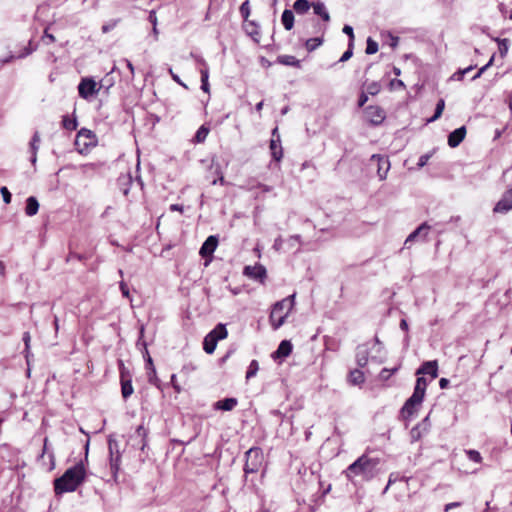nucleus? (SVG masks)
<instances>
[{
  "label": "nucleus",
  "instance_id": "obj_27",
  "mask_svg": "<svg viewBox=\"0 0 512 512\" xmlns=\"http://www.w3.org/2000/svg\"><path fill=\"white\" fill-rule=\"evenodd\" d=\"M365 376L364 373L359 369H354L350 371L348 376V382L352 385H360L364 383Z\"/></svg>",
  "mask_w": 512,
  "mask_h": 512
},
{
  "label": "nucleus",
  "instance_id": "obj_34",
  "mask_svg": "<svg viewBox=\"0 0 512 512\" xmlns=\"http://www.w3.org/2000/svg\"><path fill=\"white\" fill-rule=\"evenodd\" d=\"M82 137L90 140L89 143L84 144L86 147L94 144V142L96 141V135L91 130L86 129V128L80 129L77 133V139L82 138Z\"/></svg>",
  "mask_w": 512,
  "mask_h": 512
},
{
  "label": "nucleus",
  "instance_id": "obj_8",
  "mask_svg": "<svg viewBox=\"0 0 512 512\" xmlns=\"http://www.w3.org/2000/svg\"><path fill=\"white\" fill-rule=\"evenodd\" d=\"M120 384H121V395L124 400H127L134 392L132 385V378L128 371L125 368L122 361H120Z\"/></svg>",
  "mask_w": 512,
  "mask_h": 512
},
{
  "label": "nucleus",
  "instance_id": "obj_11",
  "mask_svg": "<svg viewBox=\"0 0 512 512\" xmlns=\"http://www.w3.org/2000/svg\"><path fill=\"white\" fill-rule=\"evenodd\" d=\"M512 210V187L507 188L501 199L495 204L493 213L505 214Z\"/></svg>",
  "mask_w": 512,
  "mask_h": 512
},
{
  "label": "nucleus",
  "instance_id": "obj_61",
  "mask_svg": "<svg viewBox=\"0 0 512 512\" xmlns=\"http://www.w3.org/2000/svg\"><path fill=\"white\" fill-rule=\"evenodd\" d=\"M472 69H474V66L471 65V66H469V67H467L465 69H459L457 71V74H466L468 72H471Z\"/></svg>",
  "mask_w": 512,
  "mask_h": 512
},
{
  "label": "nucleus",
  "instance_id": "obj_62",
  "mask_svg": "<svg viewBox=\"0 0 512 512\" xmlns=\"http://www.w3.org/2000/svg\"><path fill=\"white\" fill-rule=\"evenodd\" d=\"M449 384V380L446 378H441L439 381V385L441 388H446Z\"/></svg>",
  "mask_w": 512,
  "mask_h": 512
},
{
  "label": "nucleus",
  "instance_id": "obj_40",
  "mask_svg": "<svg viewBox=\"0 0 512 512\" xmlns=\"http://www.w3.org/2000/svg\"><path fill=\"white\" fill-rule=\"evenodd\" d=\"M259 370V364L257 360H252L248 366V370L246 372V379H250L254 377Z\"/></svg>",
  "mask_w": 512,
  "mask_h": 512
},
{
  "label": "nucleus",
  "instance_id": "obj_5",
  "mask_svg": "<svg viewBox=\"0 0 512 512\" xmlns=\"http://www.w3.org/2000/svg\"><path fill=\"white\" fill-rule=\"evenodd\" d=\"M246 461L244 464L245 475L257 473L264 461V454L260 447H252L245 453Z\"/></svg>",
  "mask_w": 512,
  "mask_h": 512
},
{
  "label": "nucleus",
  "instance_id": "obj_9",
  "mask_svg": "<svg viewBox=\"0 0 512 512\" xmlns=\"http://www.w3.org/2000/svg\"><path fill=\"white\" fill-rule=\"evenodd\" d=\"M143 358L145 361V371L148 382L160 389V381L157 377L156 368L146 346L144 347Z\"/></svg>",
  "mask_w": 512,
  "mask_h": 512
},
{
  "label": "nucleus",
  "instance_id": "obj_57",
  "mask_svg": "<svg viewBox=\"0 0 512 512\" xmlns=\"http://www.w3.org/2000/svg\"><path fill=\"white\" fill-rule=\"evenodd\" d=\"M120 290L124 297L129 298V294H130L129 288H128L127 284L123 281L120 282Z\"/></svg>",
  "mask_w": 512,
  "mask_h": 512
},
{
  "label": "nucleus",
  "instance_id": "obj_18",
  "mask_svg": "<svg viewBox=\"0 0 512 512\" xmlns=\"http://www.w3.org/2000/svg\"><path fill=\"white\" fill-rule=\"evenodd\" d=\"M371 160H377V173L380 178V180H384L387 176V173L390 169V162L388 158L380 156V155H373Z\"/></svg>",
  "mask_w": 512,
  "mask_h": 512
},
{
  "label": "nucleus",
  "instance_id": "obj_25",
  "mask_svg": "<svg viewBox=\"0 0 512 512\" xmlns=\"http://www.w3.org/2000/svg\"><path fill=\"white\" fill-rule=\"evenodd\" d=\"M312 8L314 13L322 18L324 22L330 21V15L322 2H314L312 3Z\"/></svg>",
  "mask_w": 512,
  "mask_h": 512
},
{
  "label": "nucleus",
  "instance_id": "obj_32",
  "mask_svg": "<svg viewBox=\"0 0 512 512\" xmlns=\"http://www.w3.org/2000/svg\"><path fill=\"white\" fill-rule=\"evenodd\" d=\"M312 4L308 0H296L293 4V9L297 14H305L309 11Z\"/></svg>",
  "mask_w": 512,
  "mask_h": 512
},
{
  "label": "nucleus",
  "instance_id": "obj_55",
  "mask_svg": "<svg viewBox=\"0 0 512 512\" xmlns=\"http://www.w3.org/2000/svg\"><path fill=\"white\" fill-rule=\"evenodd\" d=\"M356 360H357V364L360 367L366 366V364L368 362V355H367V353H364L363 355L357 354V359Z\"/></svg>",
  "mask_w": 512,
  "mask_h": 512
},
{
  "label": "nucleus",
  "instance_id": "obj_28",
  "mask_svg": "<svg viewBox=\"0 0 512 512\" xmlns=\"http://www.w3.org/2000/svg\"><path fill=\"white\" fill-rule=\"evenodd\" d=\"M324 31H325V27L323 28V31H322V36L320 37H314V38H309L306 40L305 42V48L308 52H312L314 51L315 49H317L319 46H321L323 44V34H324Z\"/></svg>",
  "mask_w": 512,
  "mask_h": 512
},
{
  "label": "nucleus",
  "instance_id": "obj_16",
  "mask_svg": "<svg viewBox=\"0 0 512 512\" xmlns=\"http://www.w3.org/2000/svg\"><path fill=\"white\" fill-rule=\"evenodd\" d=\"M428 374L432 379L438 377V362L436 360L424 362L416 371V375Z\"/></svg>",
  "mask_w": 512,
  "mask_h": 512
},
{
  "label": "nucleus",
  "instance_id": "obj_47",
  "mask_svg": "<svg viewBox=\"0 0 512 512\" xmlns=\"http://www.w3.org/2000/svg\"><path fill=\"white\" fill-rule=\"evenodd\" d=\"M397 370H398V368H394V369L384 368L381 370L379 377L381 380L387 381Z\"/></svg>",
  "mask_w": 512,
  "mask_h": 512
},
{
  "label": "nucleus",
  "instance_id": "obj_22",
  "mask_svg": "<svg viewBox=\"0 0 512 512\" xmlns=\"http://www.w3.org/2000/svg\"><path fill=\"white\" fill-rule=\"evenodd\" d=\"M430 230V226L427 223H422L415 231H413L406 239L405 245L414 241L416 238H421L422 240L426 239L428 232Z\"/></svg>",
  "mask_w": 512,
  "mask_h": 512
},
{
  "label": "nucleus",
  "instance_id": "obj_21",
  "mask_svg": "<svg viewBox=\"0 0 512 512\" xmlns=\"http://www.w3.org/2000/svg\"><path fill=\"white\" fill-rule=\"evenodd\" d=\"M293 346L289 340H283L279 344L277 350L272 354L274 359L286 358L292 353Z\"/></svg>",
  "mask_w": 512,
  "mask_h": 512
},
{
  "label": "nucleus",
  "instance_id": "obj_52",
  "mask_svg": "<svg viewBox=\"0 0 512 512\" xmlns=\"http://www.w3.org/2000/svg\"><path fill=\"white\" fill-rule=\"evenodd\" d=\"M85 259V256L82 255V254H78L76 252H72L70 251L67 258H66V261L69 262V261H72V260H78V261H82Z\"/></svg>",
  "mask_w": 512,
  "mask_h": 512
},
{
  "label": "nucleus",
  "instance_id": "obj_2",
  "mask_svg": "<svg viewBox=\"0 0 512 512\" xmlns=\"http://www.w3.org/2000/svg\"><path fill=\"white\" fill-rule=\"evenodd\" d=\"M380 463L378 458H372L367 454L361 455L350 464L343 474L348 481L353 482L354 478L360 476L363 480L369 481L377 475V467Z\"/></svg>",
  "mask_w": 512,
  "mask_h": 512
},
{
  "label": "nucleus",
  "instance_id": "obj_35",
  "mask_svg": "<svg viewBox=\"0 0 512 512\" xmlns=\"http://www.w3.org/2000/svg\"><path fill=\"white\" fill-rule=\"evenodd\" d=\"M444 108H445V101H444V99H440L436 104L434 115L430 119H428V122H434L437 119H439L444 111Z\"/></svg>",
  "mask_w": 512,
  "mask_h": 512
},
{
  "label": "nucleus",
  "instance_id": "obj_50",
  "mask_svg": "<svg viewBox=\"0 0 512 512\" xmlns=\"http://www.w3.org/2000/svg\"><path fill=\"white\" fill-rule=\"evenodd\" d=\"M493 61H494V56H492V57L490 58V60L488 61V63H487L486 65H484L483 67H481V68L478 70V72L474 75L473 80H475V79H477V78L481 77V75H482V74H483V73H484V72H485V71H486L490 66H492Z\"/></svg>",
  "mask_w": 512,
  "mask_h": 512
},
{
  "label": "nucleus",
  "instance_id": "obj_14",
  "mask_svg": "<svg viewBox=\"0 0 512 512\" xmlns=\"http://www.w3.org/2000/svg\"><path fill=\"white\" fill-rule=\"evenodd\" d=\"M243 273L247 277L258 280L261 283H263L266 278V269L262 265L246 266Z\"/></svg>",
  "mask_w": 512,
  "mask_h": 512
},
{
  "label": "nucleus",
  "instance_id": "obj_12",
  "mask_svg": "<svg viewBox=\"0 0 512 512\" xmlns=\"http://www.w3.org/2000/svg\"><path fill=\"white\" fill-rule=\"evenodd\" d=\"M97 83L91 78H83L78 85L79 96L88 99L98 92Z\"/></svg>",
  "mask_w": 512,
  "mask_h": 512
},
{
  "label": "nucleus",
  "instance_id": "obj_45",
  "mask_svg": "<svg viewBox=\"0 0 512 512\" xmlns=\"http://www.w3.org/2000/svg\"><path fill=\"white\" fill-rule=\"evenodd\" d=\"M466 454L471 461H473L475 463L482 462V456L478 451L471 449V450H467Z\"/></svg>",
  "mask_w": 512,
  "mask_h": 512
},
{
  "label": "nucleus",
  "instance_id": "obj_41",
  "mask_svg": "<svg viewBox=\"0 0 512 512\" xmlns=\"http://www.w3.org/2000/svg\"><path fill=\"white\" fill-rule=\"evenodd\" d=\"M381 91V85L378 82H371L366 86V93L371 96L377 95Z\"/></svg>",
  "mask_w": 512,
  "mask_h": 512
},
{
  "label": "nucleus",
  "instance_id": "obj_39",
  "mask_svg": "<svg viewBox=\"0 0 512 512\" xmlns=\"http://www.w3.org/2000/svg\"><path fill=\"white\" fill-rule=\"evenodd\" d=\"M102 165L101 164H98V163H88V164H84L82 166V171L84 174L86 175H91L95 172L98 171V169L101 167Z\"/></svg>",
  "mask_w": 512,
  "mask_h": 512
},
{
  "label": "nucleus",
  "instance_id": "obj_20",
  "mask_svg": "<svg viewBox=\"0 0 512 512\" xmlns=\"http://www.w3.org/2000/svg\"><path fill=\"white\" fill-rule=\"evenodd\" d=\"M131 184H132V176L129 172L125 173V174H120L116 181V185H117L118 189L125 196L128 195V193L130 191Z\"/></svg>",
  "mask_w": 512,
  "mask_h": 512
},
{
  "label": "nucleus",
  "instance_id": "obj_56",
  "mask_svg": "<svg viewBox=\"0 0 512 512\" xmlns=\"http://www.w3.org/2000/svg\"><path fill=\"white\" fill-rule=\"evenodd\" d=\"M42 40H43L46 44H48V43H50V42H54V41H55V37H54V35H53V34H50V33L48 32V30L46 29V30L44 31V35H43V37H42Z\"/></svg>",
  "mask_w": 512,
  "mask_h": 512
},
{
  "label": "nucleus",
  "instance_id": "obj_38",
  "mask_svg": "<svg viewBox=\"0 0 512 512\" xmlns=\"http://www.w3.org/2000/svg\"><path fill=\"white\" fill-rule=\"evenodd\" d=\"M148 20L149 22L152 24L153 28H152V31H153V34H154V37L155 39H157V35H158V28H157V14H156V10L152 9L150 12H149V16H148Z\"/></svg>",
  "mask_w": 512,
  "mask_h": 512
},
{
  "label": "nucleus",
  "instance_id": "obj_13",
  "mask_svg": "<svg viewBox=\"0 0 512 512\" xmlns=\"http://www.w3.org/2000/svg\"><path fill=\"white\" fill-rule=\"evenodd\" d=\"M431 424L429 421V415H427L420 423L413 427L410 431V437L413 442L420 441L423 434H426L430 430Z\"/></svg>",
  "mask_w": 512,
  "mask_h": 512
},
{
  "label": "nucleus",
  "instance_id": "obj_63",
  "mask_svg": "<svg viewBox=\"0 0 512 512\" xmlns=\"http://www.w3.org/2000/svg\"><path fill=\"white\" fill-rule=\"evenodd\" d=\"M400 328L404 331H408V323L406 320L402 319L400 322Z\"/></svg>",
  "mask_w": 512,
  "mask_h": 512
},
{
  "label": "nucleus",
  "instance_id": "obj_24",
  "mask_svg": "<svg viewBox=\"0 0 512 512\" xmlns=\"http://www.w3.org/2000/svg\"><path fill=\"white\" fill-rule=\"evenodd\" d=\"M237 404L238 401L236 398H225L216 402L215 408L223 411H231L237 406Z\"/></svg>",
  "mask_w": 512,
  "mask_h": 512
},
{
  "label": "nucleus",
  "instance_id": "obj_46",
  "mask_svg": "<svg viewBox=\"0 0 512 512\" xmlns=\"http://www.w3.org/2000/svg\"><path fill=\"white\" fill-rule=\"evenodd\" d=\"M240 14L241 16L243 17V19L245 21L248 20V17L250 15V6H249V1L246 0L245 2H243L240 6Z\"/></svg>",
  "mask_w": 512,
  "mask_h": 512
},
{
  "label": "nucleus",
  "instance_id": "obj_15",
  "mask_svg": "<svg viewBox=\"0 0 512 512\" xmlns=\"http://www.w3.org/2000/svg\"><path fill=\"white\" fill-rule=\"evenodd\" d=\"M218 246V238L217 236L211 235L209 236L205 242L202 244L199 254L203 258L211 257L214 251Z\"/></svg>",
  "mask_w": 512,
  "mask_h": 512
},
{
  "label": "nucleus",
  "instance_id": "obj_10",
  "mask_svg": "<svg viewBox=\"0 0 512 512\" xmlns=\"http://www.w3.org/2000/svg\"><path fill=\"white\" fill-rule=\"evenodd\" d=\"M269 148H270V152H271V156H272L273 160H275L276 162H280L281 159L283 158V148L281 145V139H280L278 127H275L272 130V138L270 140Z\"/></svg>",
  "mask_w": 512,
  "mask_h": 512
},
{
  "label": "nucleus",
  "instance_id": "obj_30",
  "mask_svg": "<svg viewBox=\"0 0 512 512\" xmlns=\"http://www.w3.org/2000/svg\"><path fill=\"white\" fill-rule=\"evenodd\" d=\"M217 342L218 341H216V339L210 333H208L205 336L204 341H203V349H204V351L207 354H212L215 351V349H216Z\"/></svg>",
  "mask_w": 512,
  "mask_h": 512
},
{
  "label": "nucleus",
  "instance_id": "obj_23",
  "mask_svg": "<svg viewBox=\"0 0 512 512\" xmlns=\"http://www.w3.org/2000/svg\"><path fill=\"white\" fill-rule=\"evenodd\" d=\"M39 202L36 197L30 196L26 200L25 213L27 216H34L38 213Z\"/></svg>",
  "mask_w": 512,
  "mask_h": 512
},
{
  "label": "nucleus",
  "instance_id": "obj_58",
  "mask_svg": "<svg viewBox=\"0 0 512 512\" xmlns=\"http://www.w3.org/2000/svg\"><path fill=\"white\" fill-rule=\"evenodd\" d=\"M461 506V502H451L444 506V511L449 512L453 508H457Z\"/></svg>",
  "mask_w": 512,
  "mask_h": 512
},
{
  "label": "nucleus",
  "instance_id": "obj_49",
  "mask_svg": "<svg viewBox=\"0 0 512 512\" xmlns=\"http://www.w3.org/2000/svg\"><path fill=\"white\" fill-rule=\"evenodd\" d=\"M0 193L2 195V198H3V201L6 203V204H9L11 202V199H12V194L10 193V191L8 190L7 187L5 186H2L0 188Z\"/></svg>",
  "mask_w": 512,
  "mask_h": 512
},
{
  "label": "nucleus",
  "instance_id": "obj_59",
  "mask_svg": "<svg viewBox=\"0 0 512 512\" xmlns=\"http://www.w3.org/2000/svg\"><path fill=\"white\" fill-rule=\"evenodd\" d=\"M430 158V155L429 154H424L422 155L420 158H419V161H418V166L419 167H423L427 164L428 160Z\"/></svg>",
  "mask_w": 512,
  "mask_h": 512
},
{
  "label": "nucleus",
  "instance_id": "obj_54",
  "mask_svg": "<svg viewBox=\"0 0 512 512\" xmlns=\"http://www.w3.org/2000/svg\"><path fill=\"white\" fill-rule=\"evenodd\" d=\"M368 101V94L365 91H362L358 98V107L362 108Z\"/></svg>",
  "mask_w": 512,
  "mask_h": 512
},
{
  "label": "nucleus",
  "instance_id": "obj_17",
  "mask_svg": "<svg viewBox=\"0 0 512 512\" xmlns=\"http://www.w3.org/2000/svg\"><path fill=\"white\" fill-rule=\"evenodd\" d=\"M467 130L465 126L455 129L448 136V145L455 148L465 139Z\"/></svg>",
  "mask_w": 512,
  "mask_h": 512
},
{
  "label": "nucleus",
  "instance_id": "obj_36",
  "mask_svg": "<svg viewBox=\"0 0 512 512\" xmlns=\"http://www.w3.org/2000/svg\"><path fill=\"white\" fill-rule=\"evenodd\" d=\"M62 125L65 129L73 131L77 128V120L76 118H70L68 115H65L62 118Z\"/></svg>",
  "mask_w": 512,
  "mask_h": 512
},
{
  "label": "nucleus",
  "instance_id": "obj_42",
  "mask_svg": "<svg viewBox=\"0 0 512 512\" xmlns=\"http://www.w3.org/2000/svg\"><path fill=\"white\" fill-rule=\"evenodd\" d=\"M48 437H45L44 440H43V450H42V453L40 455V457L42 458L46 453L48 454L49 458H50V461H51V464H52V468L54 467V459H55V456H54V453L53 451L49 452L48 450Z\"/></svg>",
  "mask_w": 512,
  "mask_h": 512
},
{
  "label": "nucleus",
  "instance_id": "obj_44",
  "mask_svg": "<svg viewBox=\"0 0 512 512\" xmlns=\"http://www.w3.org/2000/svg\"><path fill=\"white\" fill-rule=\"evenodd\" d=\"M377 51H378V43L369 37L367 40L366 53L368 55H371V54H375Z\"/></svg>",
  "mask_w": 512,
  "mask_h": 512
},
{
  "label": "nucleus",
  "instance_id": "obj_31",
  "mask_svg": "<svg viewBox=\"0 0 512 512\" xmlns=\"http://www.w3.org/2000/svg\"><path fill=\"white\" fill-rule=\"evenodd\" d=\"M209 333L216 339V341L225 339L228 336V331L226 329V326L221 323L216 325V327Z\"/></svg>",
  "mask_w": 512,
  "mask_h": 512
},
{
  "label": "nucleus",
  "instance_id": "obj_1",
  "mask_svg": "<svg viewBox=\"0 0 512 512\" xmlns=\"http://www.w3.org/2000/svg\"><path fill=\"white\" fill-rule=\"evenodd\" d=\"M86 470L83 461H79L68 468L62 476L54 480V492L56 495L74 492L85 480Z\"/></svg>",
  "mask_w": 512,
  "mask_h": 512
},
{
  "label": "nucleus",
  "instance_id": "obj_19",
  "mask_svg": "<svg viewBox=\"0 0 512 512\" xmlns=\"http://www.w3.org/2000/svg\"><path fill=\"white\" fill-rule=\"evenodd\" d=\"M40 142V133L38 131H35L29 143V151L31 153L30 162L32 163V165H35L37 162V152L40 147Z\"/></svg>",
  "mask_w": 512,
  "mask_h": 512
},
{
  "label": "nucleus",
  "instance_id": "obj_64",
  "mask_svg": "<svg viewBox=\"0 0 512 512\" xmlns=\"http://www.w3.org/2000/svg\"><path fill=\"white\" fill-rule=\"evenodd\" d=\"M499 50L501 52L502 55H504L507 51V46L505 44V40H503V42L501 43L500 47H499Z\"/></svg>",
  "mask_w": 512,
  "mask_h": 512
},
{
  "label": "nucleus",
  "instance_id": "obj_26",
  "mask_svg": "<svg viewBox=\"0 0 512 512\" xmlns=\"http://www.w3.org/2000/svg\"><path fill=\"white\" fill-rule=\"evenodd\" d=\"M294 14L291 10L285 9L282 13L281 22L284 28L290 31L294 27Z\"/></svg>",
  "mask_w": 512,
  "mask_h": 512
},
{
  "label": "nucleus",
  "instance_id": "obj_43",
  "mask_svg": "<svg viewBox=\"0 0 512 512\" xmlns=\"http://www.w3.org/2000/svg\"><path fill=\"white\" fill-rule=\"evenodd\" d=\"M119 22H120V19H112V20L106 22L101 27L102 33L106 34L110 31H112L118 25Z\"/></svg>",
  "mask_w": 512,
  "mask_h": 512
},
{
  "label": "nucleus",
  "instance_id": "obj_33",
  "mask_svg": "<svg viewBox=\"0 0 512 512\" xmlns=\"http://www.w3.org/2000/svg\"><path fill=\"white\" fill-rule=\"evenodd\" d=\"M209 131L210 130L207 126L201 125L193 138V142L194 143H203L206 140V138L209 134Z\"/></svg>",
  "mask_w": 512,
  "mask_h": 512
},
{
  "label": "nucleus",
  "instance_id": "obj_3",
  "mask_svg": "<svg viewBox=\"0 0 512 512\" xmlns=\"http://www.w3.org/2000/svg\"><path fill=\"white\" fill-rule=\"evenodd\" d=\"M427 385L424 377H417L413 394L406 400L400 411L403 420H409L417 413L425 397Z\"/></svg>",
  "mask_w": 512,
  "mask_h": 512
},
{
  "label": "nucleus",
  "instance_id": "obj_53",
  "mask_svg": "<svg viewBox=\"0 0 512 512\" xmlns=\"http://www.w3.org/2000/svg\"><path fill=\"white\" fill-rule=\"evenodd\" d=\"M343 32L349 36V43L354 44V32L353 28L349 25L343 27Z\"/></svg>",
  "mask_w": 512,
  "mask_h": 512
},
{
  "label": "nucleus",
  "instance_id": "obj_60",
  "mask_svg": "<svg viewBox=\"0 0 512 512\" xmlns=\"http://www.w3.org/2000/svg\"><path fill=\"white\" fill-rule=\"evenodd\" d=\"M390 85L393 87V86H397L398 88H405V85L403 83V81L401 80H392L390 82Z\"/></svg>",
  "mask_w": 512,
  "mask_h": 512
},
{
  "label": "nucleus",
  "instance_id": "obj_7",
  "mask_svg": "<svg viewBox=\"0 0 512 512\" xmlns=\"http://www.w3.org/2000/svg\"><path fill=\"white\" fill-rule=\"evenodd\" d=\"M363 114L365 120L373 126L382 124L386 118L385 110L379 105H369L365 107Z\"/></svg>",
  "mask_w": 512,
  "mask_h": 512
},
{
  "label": "nucleus",
  "instance_id": "obj_29",
  "mask_svg": "<svg viewBox=\"0 0 512 512\" xmlns=\"http://www.w3.org/2000/svg\"><path fill=\"white\" fill-rule=\"evenodd\" d=\"M277 62L286 66L300 67V60L293 55H280L277 58Z\"/></svg>",
  "mask_w": 512,
  "mask_h": 512
},
{
  "label": "nucleus",
  "instance_id": "obj_51",
  "mask_svg": "<svg viewBox=\"0 0 512 512\" xmlns=\"http://www.w3.org/2000/svg\"><path fill=\"white\" fill-rule=\"evenodd\" d=\"M22 340H23V342L25 344V350L24 351L26 352V357H28V353H29V349H30V341H31L30 333L29 332H24Z\"/></svg>",
  "mask_w": 512,
  "mask_h": 512
},
{
  "label": "nucleus",
  "instance_id": "obj_37",
  "mask_svg": "<svg viewBox=\"0 0 512 512\" xmlns=\"http://www.w3.org/2000/svg\"><path fill=\"white\" fill-rule=\"evenodd\" d=\"M200 74H201V89L206 92V93H209V83H208V78H209V72H208V69H201L200 71Z\"/></svg>",
  "mask_w": 512,
  "mask_h": 512
},
{
  "label": "nucleus",
  "instance_id": "obj_4",
  "mask_svg": "<svg viewBox=\"0 0 512 512\" xmlns=\"http://www.w3.org/2000/svg\"><path fill=\"white\" fill-rule=\"evenodd\" d=\"M294 295L282 299L273 305L270 313V323L274 329H278L284 324L285 318L293 306Z\"/></svg>",
  "mask_w": 512,
  "mask_h": 512
},
{
  "label": "nucleus",
  "instance_id": "obj_48",
  "mask_svg": "<svg viewBox=\"0 0 512 512\" xmlns=\"http://www.w3.org/2000/svg\"><path fill=\"white\" fill-rule=\"evenodd\" d=\"M353 47H354V44L349 43L348 49L343 53V55L339 59V62H346V61H348L352 57V55H353Z\"/></svg>",
  "mask_w": 512,
  "mask_h": 512
},
{
  "label": "nucleus",
  "instance_id": "obj_6",
  "mask_svg": "<svg viewBox=\"0 0 512 512\" xmlns=\"http://www.w3.org/2000/svg\"><path fill=\"white\" fill-rule=\"evenodd\" d=\"M108 449H109L110 470H111L113 479L116 480L119 469H120V462H121V454L118 449L117 441L109 438Z\"/></svg>",
  "mask_w": 512,
  "mask_h": 512
}]
</instances>
